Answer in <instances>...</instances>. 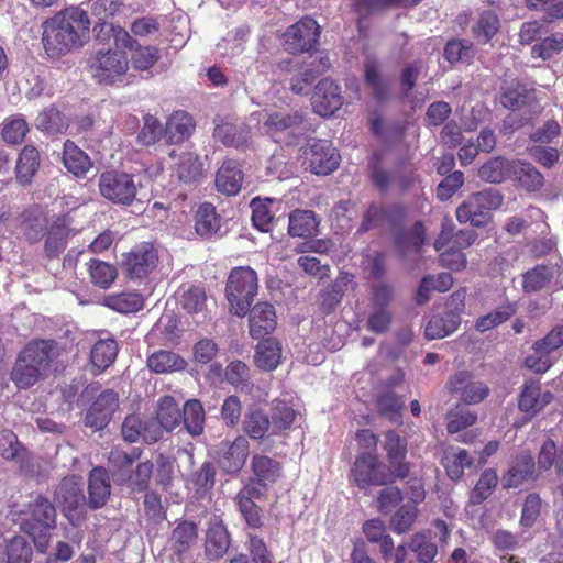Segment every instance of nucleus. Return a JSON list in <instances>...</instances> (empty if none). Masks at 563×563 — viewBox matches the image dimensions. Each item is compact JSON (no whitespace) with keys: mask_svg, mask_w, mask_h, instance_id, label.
<instances>
[{"mask_svg":"<svg viewBox=\"0 0 563 563\" xmlns=\"http://www.w3.org/2000/svg\"><path fill=\"white\" fill-rule=\"evenodd\" d=\"M90 21L78 7L67 8L44 23L43 43L48 55L57 57L82 46Z\"/></svg>","mask_w":563,"mask_h":563,"instance_id":"nucleus-1","label":"nucleus"},{"mask_svg":"<svg viewBox=\"0 0 563 563\" xmlns=\"http://www.w3.org/2000/svg\"><path fill=\"white\" fill-rule=\"evenodd\" d=\"M58 356L59 349L54 340H33L18 354L11 379L19 388H29L48 376Z\"/></svg>","mask_w":563,"mask_h":563,"instance_id":"nucleus-2","label":"nucleus"},{"mask_svg":"<svg viewBox=\"0 0 563 563\" xmlns=\"http://www.w3.org/2000/svg\"><path fill=\"white\" fill-rule=\"evenodd\" d=\"M500 103L504 108L510 110V113L504 119L501 132L512 134L520 128L531 123L534 117L541 112L534 90L517 84L509 87L500 95Z\"/></svg>","mask_w":563,"mask_h":563,"instance_id":"nucleus-3","label":"nucleus"},{"mask_svg":"<svg viewBox=\"0 0 563 563\" xmlns=\"http://www.w3.org/2000/svg\"><path fill=\"white\" fill-rule=\"evenodd\" d=\"M257 274L249 266L234 267L228 277L225 294L230 311L244 317L257 294Z\"/></svg>","mask_w":563,"mask_h":563,"instance_id":"nucleus-4","label":"nucleus"},{"mask_svg":"<svg viewBox=\"0 0 563 563\" xmlns=\"http://www.w3.org/2000/svg\"><path fill=\"white\" fill-rule=\"evenodd\" d=\"M503 201V195L495 188L473 192L456 208V219L460 223L485 227L490 220V212L500 208Z\"/></svg>","mask_w":563,"mask_h":563,"instance_id":"nucleus-5","label":"nucleus"},{"mask_svg":"<svg viewBox=\"0 0 563 563\" xmlns=\"http://www.w3.org/2000/svg\"><path fill=\"white\" fill-rule=\"evenodd\" d=\"M100 195L108 201L129 206L137 194V185L131 174L118 170H107L98 178Z\"/></svg>","mask_w":563,"mask_h":563,"instance_id":"nucleus-6","label":"nucleus"},{"mask_svg":"<svg viewBox=\"0 0 563 563\" xmlns=\"http://www.w3.org/2000/svg\"><path fill=\"white\" fill-rule=\"evenodd\" d=\"M158 263V249L151 242H143L123 255L122 269L131 280H144L157 268Z\"/></svg>","mask_w":563,"mask_h":563,"instance_id":"nucleus-7","label":"nucleus"},{"mask_svg":"<svg viewBox=\"0 0 563 563\" xmlns=\"http://www.w3.org/2000/svg\"><path fill=\"white\" fill-rule=\"evenodd\" d=\"M89 67L98 82L112 85L126 73L129 62L123 52L99 49L89 59Z\"/></svg>","mask_w":563,"mask_h":563,"instance_id":"nucleus-8","label":"nucleus"},{"mask_svg":"<svg viewBox=\"0 0 563 563\" xmlns=\"http://www.w3.org/2000/svg\"><path fill=\"white\" fill-rule=\"evenodd\" d=\"M350 478L358 488L382 486L390 483V474L376 454L365 452L358 455L350 471Z\"/></svg>","mask_w":563,"mask_h":563,"instance_id":"nucleus-9","label":"nucleus"},{"mask_svg":"<svg viewBox=\"0 0 563 563\" xmlns=\"http://www.w3.org/2000/svg\"><path fill=\"white\" fill-rule=\"evenodd\" d=\"M525 294L563 289V268L560 264H538L521 275Z\"/></svg>","mask_w":563,"mask_h":563,"instance_id":"nucleus-10","label":"nucleus"},{"mask_svg":"<svg viewBox=\"0 0 563 563\" xmlns=\"http://www.w3.org/2000/svg\"><path fill=\"white\" fill-rule=\"evenodd\" d=\"M444 389L450 395H457L465 405L479 404L489 395L487 384L476 379L473 373L465 369L450 375Z\"/></svg>","mask_w":563,"mask_h":563,"instance_id":"nucleus-11","label":"nucleus"},{"mask_svg":"<svg viewBox=\"0 0 563 563\" xmlns=\"http://www.w3.org/2000/svg\"><path fill=\"white\" fill-rule=\"evenodd\" d=\"M55 501L70 521L85 514L88 506L80 477H64L55 489Z\"/></svg>","mask_w":563,"mask_h":563,"instance_id":"nucleus-12","label":"nucleus"},{"mask_svg":"<svg viewBox=\"0 0 563 563\" xmlns=\"http://www.w3.org/2000/svg\"><path fill=\"white\" fill-rule=\"evenodd\" d=\"M320 35V26L311 18H303L284 33V47L292 54L314 49Z\"/></svg>","mask_w":563,"mask_h":563,"instance_id":"nucleus-13","label":"nucleus"},{"mask_svg":"<svg viewBox=\"0 0 563 563\" xmlns=\"http://www.w3.org/2000/svg\"><path fill=\"white\" fill-rule=\"evenodd\" d=\"M250 454V443L244 435H238L233 441H222L216 450L217 462L228 474L239 473Z\"/></svg>","mask_w":563,"mask_h":563,"instance_id":"nucleus-14","label":"nucleus"},{"mask_svg":"<svg viewBox=\"0 0 563 563\" xmlns=\"http://www.w3.org/2000/svg\"><path fill=\"white\" fill-rule=\"evenodd\" d=\"M305 154L308 168L316 175H328L339 166L340 155L328 141H313Z\"/></svg>","mask_w":563,"mask_h":563,"instance_id":"nucleus-15","label":"nucleus"},{"mask_svg":"<svg viewBox=\"0 0 563 563\" xmlns=\"http://www.w3.org/2000/svg\"><path fill=\"white\" fill-rule=\"evenodd\" d=\"M119 408V395L112 389L101 391L88 409L85 423L93 430H102Z\"/></svg>","mask_w":563,"mask_h":563,"instance_id":"nucleus-16","label":"nucleus"},{"mask_svg":"<svg viewBox=\"0 0 563 563\" xmlns=\"http://www.w3.org/2000/svg\"><path fill=\"white\" fill-rule=\"evenodd\" d=\"M213 137L225 146L245 150L251 144V129L244 122L218 118Z\"/></svg>","mask_w":563,"mask_h":563,"instance_id":"nucleus-17","label":"nucleus"},{"mask_svg":"<svg viewBox=\"0 0 563 563\" xmlns=\"http://www.w3.org/2000/svg\"><path fill=\"white\" fill-rule=\"evenodd\" d=\"M311 100L313 111L321 117H331L343 104L339 86L328 78L317 84Z\"/></svg>","mask_w":563,"mask_h":563,"instance_id":"nucleus-18","label":"nucleus"},{"mask_svg":"<svg viewBox=\"0 0 563 563\" xmlns=\"http://www.w3.org/2000/svg\"><path fill=\"white\" fill-rule=\"evenodd\" d=\"M77 234L67 218L58 217L48 227L44 252L48 258H57L65 251L68 240Z\"/></svg>","mask_w":563,"mask_h":563,"instance_id":"nucleus-19","label":"nucleus"},{"mask_svg":"<svg viewBox=\"0 0 563 563\" xmlns=\"http://www.w3.org/2000/svg\"><path fill=\"white\" fill-rule=\"evenodd\" d=\"M111 495L108 471L102 466L93 467L88 475L87 506L91 510L102 508Z\"/></svg>","mask_w":563,"mask_h":563,"instance_id":"nucleus-20","label":"nucleus"},{"mask_svg":"<svg viewBox=\"0 0 563 563\" xmlns=\"http://www.w3.org/2000/svg\"><path fill=\"white\" fill-rule=\"evenodd\" d=\"M258 121L263 122V128L266 133L276 134L279 132L292 131L302 125L306 118V112L295 110L291 112H260Z\"/></svg>","mask_w":563,"mask_h":563,"instance_id":"nucleus-21","label":"nucleus"},{"mask_svg":"<svg viewBox=\"0 0 563 563\" xmlns=\"http://www.w3.org/2000/svg\"><path fill=\"white\" fill-rule=\"evenodd\" d=\"M243 180L241 164L232 158L225 159L216 174V187L227 196L236 195L242 188Z\"/></svg>","mask_w":563,"mask_h":563,"instance_id":"nucleus-22","label":"nucleus"},{"mask_svg":"<svg viewBox=\"0 0 563 563\" xmlns=\"http://www.w3.org/2000/svg\"><path fill=\"white\" fill-rule=\"evenodd\" d=\"M276 313L274 307L268 302H258L250 310V335L261 339L276 328Z\"/></svg>","mask_w":563,"mask_h":563,"instance_id":"nucleus-23","label":"nucleus"},{"mask_svg":"<svg viewBox=\"0 0 563 563\" xmlns=\"http://www.w3.org/2000/svg\"><path fill=\"white\" fill-rule=\"evenodd\" d=\"M229 548L230 536L227 528L217 517L211 518L208 522L205 540L207 556L220 559L228 552Z\"/></svg>","mask_w":563,"mask_h":563,"instance_id":"nucleus-24","label":"nucleus"},{"mask_svg":"<svg viewBox=\"0 0 563 563\" xmlns=\"http://www.w3.org/2000/svg\"><path fill=\"white\" fill-rule=\"evenodd\" d=\"M32 545L23 536L3 538L0 536V563H30Z\"/></svg>","mask_w":563,"mask_h":563,"instance_id":"nucleus-25","label":"nucleus"},{"mask_svg":"<svg viewBox=\"0 0 563 563\" xmlns=\"http://www.w3.org/2000/svg\"><path fill=\"white\" fill-rule=\"evenodd\" d=\"M55 518L54 505L43 496H37L21 511V522H34L36 527L54 526Z\"/></svg>","mask_w":563,"mask_h":563,"instance_id":"nucleus-26","label":"nucleus"},{"mask_svg":"<svg viewBox=\"0 0 563 563\" xmlns=\"http://www.w3.org/2000/svg\"><path fill=\"white\" fill-rule=\"evenodd\" d=\"M553 399L550 391L541 393V387L538 382L531 380L526 383L520 397L519 409L530 416L537 415Z\"/></svg>","mask_w":563,"mask_h":563,"instance_id":"nucleus-27","label":"nucleus"},{"mask_svg":"<svg viewBox=\"0 0 563 563\" xmlns=\"http://www.w3.org/2000/svg\"><path fill=\"white\" fill-rule=\"evenodd\" d=\"M192 117L185 111L174 112L165 125V140L169 144H178L189 139L195 131Z\"/></svg>","mask_w":563,"mask_h":563,"instance_id":"nucleus-28","label":"nucleus"},{"mask_svg":"<svg viewBox=\"0 0 563 563\" xmlns=\"http://www.w3.org/2000/svg\"><path fill=\"white\" fill-rule=\"evenodd\" d=\"M271 427H273L272 420L263 409L257 406L247 408L242 421V428L252 440H262Z\"/></svg>","mask_w":563,"mask_h":563,"instance_id":"nucleus-29","label":"nucleus"},{"mask_svg":"<svg viewBox=\"0 0 563 563\" xmlns=\"http://www.w3.org/2000/svg\"><path fill=\"white\" fill-rule=\"evenodd\" d=\"M38 167H40L38 151L32 145L24 146L23 150L20 152L18 161H16V166H15L16 181L22 186L30 185L33 177L35 176Z\"/></svg>","mask_w":563,"mask_h":563,"instance_id":"nucleus-30","label":"nucleus"},{"mask_svg":"<svg viewBox=\"0 0 563 563\" xmlns=\"http://www.w3.org/2000/svg\"><path fill=\"white\" fill-rule=\"evenodd\" d=\"M319 221L313 211L297 209L289 216L288 233L291 236L311 238L318 234Z\"/></svg>","mask_w":563,"mask_h":563,"instance_id":"nucleus-31","label":"nucleus"},{"mask_svg":"<svg viewBox=\"0 0 563 563\" xmlns=\"http://www.w3.org/2000/svg\"><path fill=\"white\" fill-rule=\"evenodd\" d=\"M251 467L256 481L264 486L275 483L283 474L280 463L266 455H253Z\"/></svg>","mask_w":563,"mask_h":563,"instance_id":"nucleus-32","label":"nucleus"},{"mask_svg":"<svg viewBox=\"0 0 563 563\" xmlns=\"http://www.w3.org/2000/svg\"><path fill=\"white\" fill-rule=\"evenodd\" d=\"M511 178L527 191H537L544 184L543 175L530 163L514 161Z\"/></svg>","mask_w":563,"mask_h":563,"instance_id":"nucleus-33","label":"nucleus"},{"mask_svg":"<svg viewBox=\"0 0 563 563\" xmlns=\"http://www.w3.org/2000/svg\"><path fill=\"white\" fill-rule=\"evenodd\" d=\"M63 162L67 170L76 177H85L92 168L89 156L71 141L64 144Z\"/></svg>","mask_w":563,"mask_h":563,"instance_id":"nucleus-34","label":"nucleus"},{"mask_svg":"<svg viewBox=\"0 0 563 563\" xmlns=\"http://www.w3.org/2000/svg\"><path fill=\"white\" fill-rule=\"evenodd\" d=\"M500 20L493 10H484L472 26L473 37L479 44H487L499 32Z\"/></svg>","mask_w":563,"mask_h":563,"instance_id":"nucleus-35","label":"nucleus"},{"mask_svg":"<svg viewBox=\"0 0 563 563\" xmlns=\"http://www.w3.org/2000/svg\"><path fill=\"white\" fill-rule=\"evenodd\" d=\"M198 539V528L191 521H181L173 530L169 542L175 554L181 555L194 547Z\"/></svg>","mask_w":563,"mask_h":563,"instance_id":"nucleus-36","label":"nucleus"},{"mask_svg":"<svg viewBox=\"0 0 563 563\" xmlns=\"http://www.w3.org/2000/svg\"><path fill=\"white\" fill-rule=\"evenodd\" d=\"M206 413L202 404L198 399H189L184 404L181 422L191 437L202 434L205 429Z\"/></svg>","mask_w":563,"mask_h":563,"instance_id":"nucleus-37","label":"nucleus"},{"mask_svg":"<svg viewBox=\"0 0 563 563\" xmlns=\"http://www.w3.org/2000/svg\"><path fill=\"white\" fill-rule=\"evenodd\" d=\"M280 358L282 345L277 340L268 338L256 345L254 360L256 366L261 369H275L278 366Z\"/></svg>","mask_w":563,"mask_h":563,"instance_id":"nucleus-38","label":"nucleus"},{"mask_svg":"<svg viewBox=\"0 0 563 563\" xmlns=\"http://www.w3.org/2000/svg\"><path fill=\"white\" fill-rule=\"evenodd\" d=\"M514 161L494 157L478 169V177L490 184H500L511 178Z\"/></svg>","mask_w":563,"mask_h":563,"instance_id":"nucleus-39","label":"nucleus"},{"mask_svg":"<svg viewBox=\"0 0 563 563\" xmlns=\"http://www.w3.org/2000/svg\"><path fill=\"white\" fill-rule=\"evenodd\" d=\"M147 367L157 374L181 371L186 367V361L172 351L159 350L147 357Z\"/></svg>","mask_w":563,"mask_h":563,"instance_id":"nucleus-40","label":"nucleus"},{"mask_svg":"<svg viewBox=\"0 0 563 563\" xmlns=\"http://www.w3.org/2000/svg\"><path fill=\"white\" fill-rule=\"evenodd\" d=\"M461 323L460 317L454 312H446L443 316H433L424 329L427 339H442L453 333Z\"/></svg>","mask_w":563,"mask_h":563,"instance_id":"nucleus-41","label":"nucleus"},{"mask_svg":"<svg viewBox=\"0 0 563 563\" xmlns=\"http://www.w3.org/2000/svg\"><path fill=\"white\" fill-rule=\"evenodd\" d=\"M118 354V344L112 339H106L98 341L91 349L90 360L95 374H100L107 369L115 360Z\"/></svg>","mask_w":563,"mask_h":563,"instance_id":"nucleus-42","label":"nucleus"},{"mask_svg":"<svg viewBox=\"0 0 563 563\" xmlns=\"http://www.w3.org/2000/svg\"><path fill=\"white\" fill-rule=\"evenodd\" d=\"M157 422L165 431H173L181 423V411L172 396H164L157 404Z\"/></svg>","mask_w":563,"mask_h":563,"instance_id":"nucleus-43","label":"nucleus"},{"mask_svg":"<svg viewBox=\"0 0 563 563\" xmlns=\"http://www.w3.org/2000/svg\"><path fill=\"white\" fill-rule=\"evenodd\" d=\"M195 219V230L202 238H209L220 229V219L216 213V208L209 202H205L198 208Z\"/></svg>","mask_w":563,"mask_h":563,"instance_id":"nucleus-44","label":"nucleus"},{"mask_svg":"<svg viewBox=\"0 0 563 563\" xmlns=\"http://www.w3.org/2000/svg\"><path fill=\"white\" fill-rule=\"evenodd\" d=\"M48 227L46 216L41 210L33 209L25 213L22 229L30 243L34 244L41 241Z\"/></svg>","mask_w":563,"mask_h":563,"instance_id":"nucleus-45","label":"nucleus"},{"mask_svg":"<svg viewBox=\"0 0 563 563\" xmlns=\"http://www.w3.org/2000/svg\"><path fill=\"white\" fill-rule=\"evenodd\" d=\"M104 306L120 313H132L142 309L143 298L137 292H120L107 296Z\"/></svg>","mask_w":563,"mask_h":563,"instance_id":"nucleus-46","label":"nucleus"},{"mask_svg":"<svg viewBox=\"0 0 563 563\" xmlns=\"http://www.w3.org/2000/svg\"><path fill=\"white\" fill-rule=\"evenodd\" d=\"M88 272L92 284L102 289L109 288L118 277L115 266L100 260H91Z\"/></svg>","mask_w":563,"mask_h":563,"instance_id":"nucleus-47","label":"nucleus"},{"mask_svg":"<svg viewBox=\"0 0 563 563\" xmlns=\"http://www.w3.org/2000/svg\"><path fill=\"white\" fill-rule=\"evenodd\" d=\"M207 295L203 288L191 286L183 292L180 305L189 314H196L206 318Z\"/></svg>","mask_w":563,"mask_h":563,"instance_id":"nucleus-48","label":"nucleus"},{"mask_svg":"<svg viewBox=\"0 0 563 563\" xmlns=\"http://www.w3.org/2000/svg\"><path fill=\"white\" fill-rule=\"evenodd\" d=\"M327 67L323 59H320L319 65L311 63L302 73H299L290 79V90L297 95L308 93L311 84Z\"/></svg>","mask_w":563,"mask_h":563,"instance_id":"nucleus-49","label":"nucleus"},{"mask_svg":"<svg viewBox=\"0 0 563 563\" xmlns=\"http://www.w3.org/2000/svg\"><path fill=\"white\" fill-rule=\"evenodd\" d=\"M179 180L190 184L197 181L202 175V163L198 155L187 152L183 153L176 168Z\"/></svg>","mask_w":563,"mask_h":563,"instance_id":"nucleus-50","label":"nucleus"},{"mask_svg":"<svg viewBox=\"0 0 563 563\" xmlns=\"http://www.w3.org/2000/svg\"><path fill=\"white\" fill-rule=\"evenodd\" d=\"M36 126L49 134H58L64 133L67 130L68 122L58 109L51 107L37 115Z\"/></svg>","mask_w":563,"mask_h":563,"instance_id":"nucleus-51","label":"nucleus"},{"mask_svg":"<svg viewBox=\"0 0 563 563\" xmlns=\"http://www.w3.org/2000/svg\"><path fill=\"white\" fill-rule=\"evenodd\" d=\"M133 461L134 457L126 452L119 449L111 450L108 462L111 467L112 478L117 484L123 485L128 482L129 468Z\"/></svg>","mask_w":563,"mask_h":563,"instance_id":"nucleus-52","label":"nucleus"},{"mask_svg":"<svg viewBox=\"0 0 563 563\" xmlns=\"http://www.w3.org/2000/svg\"><path fill=\"white\" fill-rule=\"evenodd\" d=\"M534 465V460L531 455L521 454L517 456L508 471L507 486L518 487L533 473Z\"/></svg>","mask_w":563,"mask_h":563,"instance_id":"nucleus-53","label":"nucleus"},{"mask_svg":"<svg viewBox=\"0 0 563 563\" xmlns=\"http://www.w3.org/2000/svg\"><path fill=\"white\" fill-rule=\"evenodd\" d=\"M408 548L417 554L419 563H430L438 553L437 544L422 532L412 534Z\"/></svg>","mask_w":563,"mask_h":563,"instance_id":"nucleus-54","label":"nucleus"},{"mask_svg":"<svg viewBox=\"0 0 563 563\" xmlns=\"http://www.w3.org/2000/svg\"><path fill=\"white\" fill-rule=\"evenodd\" d=\"M365 81L378 101H384L388 97L389 81L382 77L377 65L373 62L365 64Z\"/></svg>","mask_w":563,"mask_h":563,"instance_id":"nucleus-55","label":"nucleus"},{"mask_svg":"<svg viewBox=\"0 0 563 563\" xmlns=\"http://www.w3.org/2000/svg\"><path fill=\"white\" fill-rule=\"evenodd\" d=\"M297 412L283 400H274L272 408V424L274 432L289 429L295 422Z\"/></svg>","mask_w":563,"mask_h":563,"instance_id":"nucleus-56","label":"nucleus"},{"mask_svg":"<svg viewBox=\"0 0 563 563\" xmlns=\"http://www.w3.org/2000/svg\"><path fill=\"white\" fill-rule=\"evenodd\" d=\"M444 57L450 64L470 63L474 58L473 44L467 40H451L444 47Z\"/></svg>","mask_w":563,"mask_h":563,"instance_id":"nucleus-57","label":"nucleus"},{"mask_svg":"<svg viewBox=\"0 0 563 563\" xmlns=\"http://www.w3.org/2000/svg\"><path fill=\"white\" fill-rule=\"evenodd\" d=\"M563 49V34L556 33L542 38L531 47V57L550 59Z\"/></svg>","mask_w":563,"mask_h":563,"instance_id":"nucleus-58","label":"nucleus"},{"mask_svg":"<svg viewBox=\"0 0 563 563\" xmlns=\"http://www.w3.org/2000/svg\"><path fill=\"white\" fill-rule=\"evenodd\" d=\"M516 313V306L514 303H508L501 307H498L493 312L487 313L486 316L481 317L476 321V330L479 332L488 331L498 324L507 321L510 317Z\"/></svg>","mask_w":563,"mask_h":563,"instance_id":"nucleus-59","label":"nucleus"},{"mask_svg":"<svg viewBox=\"0 0 563 563\" xmlns=\"http://www.w3.org/2000/svg\"><path fill=\"white\" fill-rule=\"evenodd\" d=\"M29 132V125L23 118L12 117L2 123L1 135L9 144H20Z\"/></svg>","mask_w":563,"mask_h":563,"instance_id":"nucleus-60","label":"nucleus"},{"mask_svg":"<svg viewBox=\"0 0 563 563\" xmlns=\"http://www.w3.org/2000/svg\"><path fill=\"white\" fill-rule=\"evenodd\" d=\"M396 295L395 286L386 280L373 283L369 288L372 308H388Z\"/></svg>","mask_w":563,"mask_h":563,"instance_id":"nucleus-61","label":"nucleus"},{"mask_svg":"<svg viewBox=\"0 0 563 563\" xmlns=\"http://www.w3.org/2000/svg\"><path fill=\"white\" fill-rule=\"evenodd\" d=\"M497 481V474L493 470H485L471 493L470 501L478 505L486 500L496 487Z\"/></svg>","mask_w":563,"mask_h":563,"instance_id":"nucleus-62","label":"nucleus"},{"mask_svg":"<svg viewBox=\"0 0 563 563\" xmlns=\"http://www.w3.org/2000/svg\"><path fill=\"white\" fill-rule=\"evenodd\" d=\"M446 430L449 433H459L477 421V415L466 408L452 409L446 413Z\"/></svg>","mask_w":563,"mask_h":563,"instance_id":"nucleus-63","label":"nucleus"},{"mask_svg":"<svg viewBox=\"0 0 563 563\" xmlns=\"http://www.w3.org/2000/svg\"><path fill=\"white\" fill-rule=\"evenodd\" d=\"M376 406L380 415L388 417L390 420H396L404 407V401L396 393L386 390L378 395Z\"/></svg>","mask_w":563,"mask_h":563,"instance_id":"nucleus-64","label":"nucleus"}]
</instances>
